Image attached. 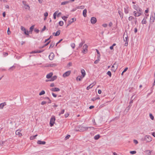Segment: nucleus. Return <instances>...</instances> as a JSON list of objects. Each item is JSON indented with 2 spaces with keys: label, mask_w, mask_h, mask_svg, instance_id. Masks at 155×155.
<instances>
[{
  "label": "nucleus",
  "mask_w": 155,
  "mask_h": 155,
  "mask_svg": "<svg viewBox=\"0 0 155 155\" xmlns=\"http://www.w3.org/2000/svg\"><path fill=\"white\" fill-rule=\"evenodd\" d=\"M124 41H127L128 40V36L127 35V36L125 37V38H124Z\"/></svg>",
  "instance_id": "52"
},
{
  "label": "nucleus",
  "mask_w": 155,
  "mask_h": 155,
  "mask_svg": "<svg viewBox=\"0 0 155 155\" xmlns=\"http://www.w3.org/2000/svg\"><path fill=\"white\" fill-rule=\"evenodd\" d=\"M46 103V101H42L41 104V105H43L44 104H45Z\"/></svg>",
  "instance_id": "54"
},
{
  "label": "nucleus",
  "mask_w": 155,
  "mask_h": 155,
  "mask_svg": "<svg viewBox=\"0 0 155 155\" xmlns=\"http://www.w3.org/2000/svg\"><path fill=\"white\" fill-rule=\"evenodd\" d=\"M21 29L22 31H23L24 32L26 30L25 28L22 26H21Z\"/></svg>",
  "instance_id": "40"
},
{
  "label": "nucleus",
  "mask_w": 155,
  "mask_h": 155,
  "mask_svg": "<svg viewBox=\"0 0 155 155\" xmlns=\"http://www.w3.org/2000/svg\"><path fill=\"white\" fill-rule=\"evenodd\" d=\"M15 68V67L14 66H13L9 68V70H10L12 68Z\"/></svg>",
  "instance_id": "64"
},
{
  "label": "nucleus",
  "mask_w": 155,
  "mask_h": 155,
  "mask_svg": "<svg viewBox=\"0 0 155 155\" xmlns=\"http://www.w3.org/2000/svg\"><path fill=\"white\" fill-rule=\"evenodd\" d=\"M45 142L44 141H41L39 140L37 142V143L39 144L44 145L45 144Z\"/></svg>",
  "instance_id": "18"
},
{
  "label": "nucleus",
  "mask_w": 155,
  "mask_h": 155,
  "mask_svg": "<svg viewBox=\"0 0 155 155\" xmlns=\"http://www.w3.org/2000/svg\"><path fill=\"white\" fill-rule=\"evenodd\" d=\"M54 55L53 53H50L49 56V58L50 60H52L54 58Z\"/></svg>",
  "instance_id": "11"
},
{
  "label": "nucleus",
  "mask_w": 155,
  "mask_h": 155,
  "mask_svg": "<svg viewBox=\"0 0 155 155\" xmlns=\"http://www.w3.org/2000/svg\"><path fill=\"white\" fill-rule=\"evenodd\" d=\"M87 12V10L86 9H84V10L83 11V16L85 17H86L87 16V14H86Z\"/></svg>",
  "instance_id": "20"
},
{
  "label": "nucleus",
  "mask_w": 155,
  "mask_h": 155,
  "mask_svg": "<svg viewBox=\"0 0 155 155\" xmlns=\"http://www.w3.org/2000/svg\"><path fill=\"white\" fill-rule=\"evenodd\" d=\"M6 104V103L5 102L0 104V109H2L4 106Z\"/></svg>",
  "instance_id": "16"
},
{
  "label": "nucleus",
  "mask_w": 155,
  "mask_h": 155,
  "mask_svg": "<svg viewBox=\"0 0 155 155\" xmlns=\"http://www.w3.org/2000/svg\"><path fill=\"white\" fill-rule=\"evenodd\" d=\"M34 25H32L31 26L30 28V31L29 32H32V31L34 29Z\"/></svg>",
  "instance_id": "28"
},
{
  "label": "nucleus",
  "mask_w": 155,
  "mask_h": 155,
  "mask_svg": "<svg viewBox=\"0 0 155 155\" xmlns=\"http://www.w3.org/2000/svg\"><path fill=\"white\" fill-rule=\"evenodd\" d=\"M45 91L44 90L42 91L39 94V95H41L45 94Z\"/></svg>",
  "instance_id": "33"
},
{
  "label": "nucleus",
  "mask_w": 155,
  "mask_h": 155,
  "mask_svg": "<svg viewBox=\"0 0 155 155\" xmlns=\"http://www.w3.org/2000/svg\"><path fill=\"white\" fill-rule=\"evenodd\" d=\"M147 17L144 18L143 20H142V21H141V23L142 24H146L147 23Z\"/></svg>",
  "instance_id": "14"
},
{
  "label": "nucleus",
  "mask_w": 155,
  "mask_h": 155,
  "mask_svg": "<svg viewBox=\"0 0 155 155\" xmlns=\"http://www.w3.org/2000/svg\"><path fill=\"white\" fill-rule=\"evenodd\" d=\"M99 59H98L97 60H95L94 62V63L95 64H97L98 63V62H99Z\"/></svg>",
  "instance_id": "50"
},
{
  "label": "nucleus",
  "mask_w": 155,
  "mask_h": 155,
  "mask_svg": "<svg viewBox=\"0 0 155 155\" xmlns=\"http://www.w3.org/2000/svg\"><path fill=\"white\" fill-rule=\"evenodd\" d=\"M60 33V30L58 31L56 33H53V35L55 36H58Z\"/></svg>",
  "instance_id": "19"
},
{
  "label": "nucleus",
  "mask_w": 155,
  "mask_h": 155,
  "mask_svg": "<svg viewBox=\"0 0 155 155\" xmlns=\"http://www.w3.org/2000/svg\"><path fill=\"white\" fill-rule=\"evenodd\" d=\"M71 46L73 48H74L75 47V44L74 43H72L71 44Z\"/></svg>",
  "instance_id": "41"
},
{
  "label": "nucleus",
  "mask_w": 155,
  "mask_h": 155,
  "mask_svg": "<svg viewBox=\"0 0 155 155\" xmlns=\"http://www.w3.org/2000/svg\"><path fill=\"white\" fill-rule=\"evenodd\" d=\"M24 33L27 35H29V31H25L24 32Z\"/></svg>",
  "instance_id": "43"
},
{
  "label": "nucleus",
  "mask_w": 155,
  "mask_h": 155,
  "mask_svg": "<svg viewBox=\"0 0 155 155\" xmlns=\"http://www.w3.org/2000/svg\"><path fill=\"white\" fill-rule=\"evenodd\" d=\"M81 72L82 74V78H84L86 75V73L85 70L84 69H82L81 70Z\"/></svg>",
  "instance_id": "12"
},
{
  "label": "nucleus",
  "mask_w": 155,
  "mask_h": 155,
  "mask_svg": "<svg viewBox=\"0 0 155 155\" xmlns=\"http://www.w3.org/2000/svg\"><path fill=\"white\" fill-rule=\"evenodd\" d=\"M44 15L45 17H47L48 15V12H45V13L44 14Z\"/></svg>",
  "instance_id": "56"
},
{
  "label": "nucleus",
  "mask_w": 155,
  "mask_h": 155,
  "mask_svg": "<svg viewBox=\"0 0 155 155\" xmlns=\"http://www.w3.org/2000/svg\"><path fill=\"white\" fill-rule=\"evenodd\" d=\"M117 69V68H114V66L113 65L111 67V70L113 71L114 72H115Z\"/></svg>",
  "instance_id": "30"
},
{
  "label": "nucleus",
  "mask_w": 155,
  "mask_h": 155,
  "mask_svg": "<svg viewBox=\"0 0 155 155\" xmlns=\"http://www.w3.org/2000/svg\"><path fill=\"white\" fill-rule=\"evenodd\" d=\"M133 8L134 9L136 10L137 12H141L142 11V9L137 5H133Z\"/></svg>",
  "instance_id": "6"
},
{
  "label": "nucleus",
  "mask_w": 155,
  "mask_h": 155,
  "mask_svg": "<svg viewBox=\"0 0 155 155\" xmlns=\"http://www.w3.org/2000/svg\"><path fill=\"white\" fill-rule=\"evenodd\" d=\"M144 140L147 142H149L152 141V138L150 136L146 135L144 137Z\"/></svg>",
  "instance_id": "2"
},
{
  "label": "nucleus",
  "mask_w": 155,
  "mask_h": 155,
  "mask_svg": "<svg viewBox=\"0 0 155 155\" xmlns=\"http://www.w3.org/2000/svg\"><path fill=\"white\" fill-rule=\"evenodd\" d=\"M43 51V50L33 51L31 52V54L40 53Z\"/></svg>",
  "instance_id": "13"
},
{
  "label": "nucleus",
  "mask_w": 155,
  "mask_h": 155,
  "mask_svg": "<svg viewBox=\"0 0 155 155\" xmlns=\"http://www.w3.org/2000/svg\"><path fill=\"white\" fill-rule=\"evenodd\" d=\"M58 11H56L54 13L53 18L54 19H56V16L57 14L58 13Z\"/></svg>",
  "instance_id": "27"
},
{
  "label": "nucleus",
  "mask_w": 155,
  "mask_h": 155,
  "mask_svg": "<svg viewBox=\"0 0 155 155\" xmlns=\"http://www.w3.org/2000/svg\"><path fill=\"white\" fill-rule=\"evenodd\" d=\"M100 98L98 96L97 97H94V98H92V100L93 101H94L97 100L99 99Z\"/></svg>",
  "instance_id": "29"
},
{
  "label": "nucleus",
  "mask_w": 155,
  "mask_h": 155,
  "mask_svg": "<svg viewBox=\"0 0 155 155\" xmlns=\"http://www.w3.org/2000/svg\"><path fill=\"white\" fill-rule=\"evenodd\" d=\"M16 135H18L19 137H21L22 136L21 134V131L19 130H17L15 132Z\"/></svg>",
  "instance_id": "15"
},
{
  "label": "nucleus",
  "mask_w": 155,
  "mask_h": 155,
  "mask_svg": "<svg viewBox=\"0 0 155 155\" xmlns=\"http://www.w3.org/2000/svg\"><path fill=\"white\" fill-rule=\"evenodd\" d=\"M125 41V43L124 45L125 46H127L128 45V40Z\"/></svg>",
  "instance_id": "55"
},
{
  "label": "nucleus",
  "mask_w": 155,
  "mask_h": 155,
  "mask_svg": "<svg viewBox=\"0 0 155 155\" xmlns=\"http://www.w3.org/2000/svg\"><path fill=\"white\" fill-rule=\"evenodd\" d=\"M54 45V42H52L50 45L49 48L53 47Z\"/></svg>",
  "instance_id": "39"
},
{
  "label": "nucleus",
  "mask_w": 155,
  "mask_h": 155,
  "mask_svg": "<svg viewBox=\"0 0 155 155\" xmlns=\"http://www.w3.org/2000/svg\"><path fill=\"white\" fill-rule=\"evenodd\" d=\"M88 127V129H90L91 130H94L95 129V128L92 127Z\"/></svg>",
  "instance_id": "47"
},
{
  "label": "nucleus",
  "mask_w": 155,
  "mask_h": 155,
  "mask_svg": "<svg viewBox=\"0 0 155 155\" xmlns=\"http://www.w3.org/2000/svg\"><path fill=\"white\" fill-rule=\"evenodd\" d=\"M59 25L60 26H62L63 25V24H64V22L63 21H60L59 22Z\"/></svg>",
  "instance_id": "34"
},
{
  "label": "nucleus",
  "mask_w": 155,
  "mask_h": 155,
  "mask_svg": "<svg viewBox=\"0 0 155 155\" xmlns=\"http://www.w3.org/2000/svg\"><path fill=\"white\" fill-rule=\"evenodd\" d=\"M150 118L151 119V120H153L154 119V117L151 114H150Z\"/></svg>",
  "instance_id": "51"
},
{
  "label": "nucleus",
  "mask_w": 155,
  "mask_h": 155,
  "mask_svg": "<svg viewBox=\"0 0 155 155\" xmlns=\"http://www.w3.org/2000/svg\"><path fill=\"white\" fill-rule=\"evenodd\" d=\"M134 142L136 144H137L138 143V141L137 140H134Z\"/></svg>",
  "instance_id": "57"
},
{
  "label": "nucleus",
  "mask_w": 155,
  "mask_h": 155,
  "mask_svg": "<svg viewBox=\"0 0 155 155\" xmlns=\"http://www.w3.org/2000/svg\"><path fill=\"white\" fill-rule=\"evenodd\" d=\"M71 73V71H68L65 72L63 75V77L64 78H65L69 76L70 74Z\"/></svg>",
  "instance_id": "8"
},
{
  "label": "nucleus",
  "mask_w": 155,
  "mask_h": 155,
  "mask_svg": "<svg viewBox=\"0 0 155 155\" xmlns=\"http://www.w3.org/2000/svg\"><path fill=\"white\" fill-rule=\"evenodd\" d=\"M94 86V85H92V84H90L87 86V90H89L92 87Z\"/></svg>",
  "instance_id": "26"
},
{
  "label": "nucleus",
  "mask_w": 155,
  "mask_h": 155,
  "mask_svg": "<svg viewBox=\"0 0 155 155\" xmlns=\"http://www.w3.org/2000/svg\"><path fill=\"white\" fill-rule=\"evenodd\" d=\"M84 8V5H81L80 6H78L77 7L78 8L81 9H83Z\"/></svg>",
  "instance_id": "37"
},
{
  "label": "nucleus",
  "mask_w": 155,
  "mask_h": 155,
  "mask_svg": "<svg viewBox=\"0 0 155 155\" xmlns=\"http://www.w3.org/2000/svg\"><path fill=\"white\" fill-rule=\"evenodd\" d=\"M102 26L104 28H106L107 27V24H103Z\"/></svg>",
  "instance_id": "59"
},
{
  "label": "nucleus",
  "mask_w": 155,
  "mask_h": 155,
  "mask_svg": "<svg viewBox=\"0 0 155 155\" xmlns=\"http://www.w3.org/2000/svg\"><path fill=\"white\" fill-rule=\"evenodd\" d=\"M130 153L131 154H134L136 153V151H132L130 152Z\"/></svg>",
  "instance_id": "44"
},
{
  "label": "nucleus",
  "mask_w": 155,
  "mask_h": 155,
  "mask_svg": "<svg viewBox=\"0 0 155 155\" xmlns=\"http://www.w3.org/2000/svg\"><path fill=\"white\" fill-rule=\"evenodd\" d=\"M52 96L54 97H57V95L53 93H52Z\"/></svg>",
  "instance_id": "63"
},
{
  "label": "nucleus",
  "mask_w": 155,
  "mask_h": 155,
  "mask_svg": "<svg viewBox=\"0 0 155 155\" xmlns=\"http://www.w3.org/2000/svg\"><path fill=\"white\" fill-rule=\"evenodd\" d=\"M64 109H63L61 110V112L59 113V115L60 116L61 114H63L64 113Z\"/></svg>",
  "instance_id": "38"
},
{
  "label": "nucleus",
  "mask_w": 155,
  "mask_h": 155,
  "mask_svg": "<svg viewBox=\"0 0 155 155\" xmlns=\"http://www.w3.org/2000/svg\"><path fill=\"white\" fill-rule=\"evenodd\" d=\"M74 21H72L71 19L68 21V24L67 26H68L70 25L71 23H73Z\"/></svg>",
  "instance_id": "35"
},
{
  "label": "nucleus",
  "mask_w": 155,
  "mask_h": 155,
  "mask_svg": "<svg viewBox=\"0 0 155 155\" xmlns=\"http://www.w3.org/2000/svg\"><path fill=\"white\" fill-rule=\"evenodd\" d=\"M53 75V73H50L47 74L46 76V78H49L51 77Z\"/></svg>",
  "instance_id": "22"
},
{
  "label": "nucleus",
  "mask_w": 155,
  "mask_h": 155,
  "mask_svg": "<svg viewBox=\"0 0 155 155\" xmlns=\"http://www.w3.org/2000/svg\"><path fill=\"white\" fill-rule=\"evenodd\" d=\"M147 155H150L151 153V151H150V150H147Z\"/></svg>",
  "instance_id": "46"
},
{
  "label": "nucleus",
  "mask_w": 155,
  "mask_h": 155,
  "mask_svg": "<svg viewBox=\"0 0 155 155\" xmlns=\"http://www.w3.org/2000/svg\"><path fill=\"white\" fill-rule=\"evenodd\" d=\"M155 20V13L154 12H152L151 13V17L150 19V23L153 24Z\"/></svg>",
  "instance_id": "1"
},
{
  "label": "nucleus",
  "mask_w": 155,
  "mask_h": 155,
  "mask_svg": "<svg viewBox=\"0 0 155 155\" xmlns=\"http://www.w3.org/2000/svg\"><path fill=\"white\" fill-rule=\"evenodd\" d=\"M62 18L63 20L66 21H67V19L68 18V17L63 16L62 17Z\"/></svg>",
  "instance_id": "36"
},
{
  "label": "nucleus",
  "mask_w": 155,
  "mask_h": 155,
  "mask_svg": "<svg viewBox=\"0 0 155 155\" xmlns=\"http://www.w3.org/2000/svg\"><path fill=\"white\" fill-rule=\"evenodd\" d=\"M51 90L53 91H60V89L57 87H54L52 88Z\"/></svg>",
  "instance_id": "17"
},
{
  "label": "nucleus",
  "mask_w": 155,
  "mask_h": 155,
  "mask_svg": "<svg viewBox=\"0 0 155 155\" xmlns=\"http://www.w3.org/2000/svg\"><path fill=\"white\" fill-rule=\"evenodd\" d=\"M79 128L80 129L78 131L82 132L87 130L88 129L87 127H84L82 126H80Z\"/></svg>",
  "instance_id": "3"
},
{
  "label": "nucleus",
  "mask_w": 155,
  "mask_h": 155,
  "mask_svg": "<svg viewBox=\"0 0 155 155\" xmlns=\"http://www.w3.org/2000/svg\"><path fill=\"white\" fill-rule=\"evenodd\" d=\"M100 137V135L99 134H97L95 135L94 137V139L95 140H97Z\"/></svg>",
  "instance_id": "23"
},
{
  "label": "nucleus",
  "mask_w": 155,
  "mask_h": 155,
  "mask_svg": "<svg viewBox=\"0 0 155 155\" xmlns=\"http://www.w3.org/2000/svg\"><path fill=\"white\" fill-rule=\"evenodd\" d=\"M85 43V41H82L81 43H80L79 45L78 48H81L82 47L84 44Z\"/></svg>",
  "instance_id": "25"
},
{
  "label": "nucleus",
  "mask_w": 155,
  "mask_h": 155,
  "mask_svg": "<svg viewBox=\"0 0 155 155\" xmlns=\"http://www.w3.org/2000/svg\"><path fill=\"white\" fill-rule=\"evenodd\" d=\"M72 63L71 62H69L68 65V66L70 67L72 65Z\"/></svg>",
  "instance_id": "62"
},
{
  "label": "nucleus",
  "mask_w": 155,
  "mask_h": 155,
  "mask_svg": "<svg viewBox=\"0 0 155 155\" xmlns=\"http://www.w3.org/2000/svg\"><path fill=\"white\" fill-rule=\"evenodd\" d=\"M7 34L8 35H9L11 34V32L10 31V29L9 28H8V29Z\"/></svg>",
  "instance_id": "48"
},
{
  "label": "nucleus",
  "mask_w": 155,
  "mask_h": 155,
  "mask_svg": "<svg viewBox=\"0 0 155 155\" xmlns=\"http://www.w3.org/2000/svg\"><path fill=\"white\" fill-rule=\"evenodd\" d=\"M124 11L126 14H127L129 13V7L127 5H126L124 8Z\"/></svg>",
  "instance_id": "10"
},
{
  "label": "nucleus",
  "mask_w": 155,
  "mask_h": 155,
  "mask_svg": "<svg viewBox=\"0 0 155 155\" xmlns=\"http://www.w3.org/2000/svg\"><path fill=\"white\" fill-rule=\"evenodd\" d=\"M56 66V64H50L49 66L51 67H53L54 66Z\"/></svg>",
  "instance_id": "45"
},
{
  "label": "nucleus",
  "mask_w": 155,
  "mask_h": 155,
  "mask_svg": "<svg viewBox=\"0 0 155 155\" xmlns=\"http://www.w3.org/2000/svg\"><path fill=\"white\" fill-rule=\"evenodd\" d=\"M91 23L92 24H95L97 22V19L96 18L94 17H92L91 19Z\"/></svg>",
  "instance_id": "7"
},
{
  "label": "nucleus",
  "mask_w": 155,
  "mask_h": 155,
  "mask_svg": "<svg viewBox=\"0 0 155 155\" xmlns=\"http://www.w3.org/2000/svg\"><path fill=\"white\" fill-rule=\"evenodd\" d=\"M127 69H128V68H126L124 69V70L123 71V72H122V74H123L124 72H125L127 71Z\"/></svg>",
  "instance_id": "49"
},
{
  "label": "nucleus",
  "mask_w": 155,
  "mask_h": 155,
  "mask_svg": "<svg viewBox=\"0 0 155 155\" xmlns=\"http://www.w3.org/2000/svg\"><path fill=\"white\" fill-rule=\"evenodd\" d=\"M87 45L86 44H85L83 46L82 52L84 53H85L87 52Z\"/></svg>",
  "instance_id": "5"
},
{
  "label": "nucleus",
  "mask_w": 155,
  "mask_h": 155,
  "mask_svg": "<svg viewBox=\"0 0 155 155\" xmlns=\"http://www.w3.org/2000/svg\"><path fill=\"white\" fill-rule=\"evenodd\" d=\"M83 78L82 76H78L76 78V79L77 81H81Z\"/></svg>",
  "instance_id": "21"
},
{
  "label": "nucleus",
  "mask_w": 155,
  "mask_h": 155,
  "mask_svg": "<svg viewBox=\"0 0 155 155\" xmlns=\"http://www.w3.org/2000/svg\"><path fill=\"white\" fill-rule=\"evenodd\" d=\"M69 2H70V1H66L63 2L61 3V5H65L67 4Z\"/></svg>",
  "instance_id": "24"
},
{
  "label": "nucleus",
  "mask_w": 155,
  "mask_h": 155,
  "mask_svg": "<svg viewBox=\"0 0 155 155\" xmlns=\"http://www.w3.org/2000/svg\"><path fill=\"white\" fill-rule=\"evenodd\" d=\"M35 138L34 136H31L30 137V139L31 140H33V139H34Z\"/></svg>",
  "instance_id": "60"
},
{
  "label": "nucleus",
  "mask_w": 155,
  "mask_h": 155,
  "mask_svg": "<svg viewBox=\"0 0 155 155\" xmlns=\"http://www.w3.org/2000/svg\"><path fill=\"white\" fill-rule=\"evenodd\" d=\"M140 12H136L134 11V13L135 16L138 17L141 15V13Z\"/></svg>",
  "instance_id": "9"
},
{
  "label": "nucleus",
  "mask_w": 155,
  "mask_h": 155,
  "mask_svg": "<svg viewBox=\"0 0 155 155\" xmlns=\"http://www.w3.org/2000/svg\"><path fill=\"white\" fill-rule=\"evenodd\" d=\"M135 18L134 17L132 16H130L128 18V20L129 21H130L133 19H134Z\"/></svg>",
  "instance_id": "32"
},
{
  "label": "nucleus",
  "mask_w": 155,
  "mask_h": 155,
  "mask_svg": "<svg viewBox=\"0 0 155 155\" xmlns=\"http://www.w3.org/2000/svg\"><path fill=\"white\" fill-rule=\"evenodd\" d=\"M107 74L110 77H111V73L110 71H109L107 72Z\"/></svg>",
  "instance_id": "42"
},
{
  "label": "nucleus",
  "mask_w": 155,
  "mask_h": 155,
  "mask_svg": "<svg viewBox=\"0 0 155 155\" xmlns=\"http://www.w3.org/2000/svg\"><path fill=\"white\" fill-rule=\"evenodd\" d=\"M50 42V41H49L48 42H47L44 45V46H47Z\"/></svg>",
  "instance_id": "61"
},
{
  "label": "nucleus",
  "mask_w": 155,
  "mask_h": 155,
  "mask_svg": "<svg viewBox=\"0 0 155 155\" xmlns=\"http://www.w3.org/2000/svg\"><path fill=\"white\" fill-rule=\"evenodd\" d=\"M55 120L54 116H53L51 118L50 122V125L51 127H52L54 125Z\"/></svg>",
  "instance_id": "4"
},
{
  "label": "nucleus",
  "mask_w": 155,
  "mask_h": 155,
  "mask_svg": "<svg viewBox=\"0 0 155 155\" xmlns=\"http://www.w3.org/2000/svg\"><path fill=\"white\" fill-rule=\"evenodd\" d=\"M57 78V76H54L51 78L50 81H53Z\"/></svg>",
  "instance_id": "31"
},
{
  "label": "nucleus",
  "mask_w": 155,
  "mask_h": 155,
  "mask_svg": "<svg viewBox=\"0 0 155 155\" xmlns=\"http://www.w3.org/2000/svg\"><path fill=\"white\" fill-rule=\"evenodd\" d=\"M92 121L94 125H96V124L94 119H93Z\"/></svg>",
  "instance_id": "53"
},
{
  "label": "nucleus",
  "mask_w": 155,
  "mask_h": 155,
  "mask_svg": "<svg viewBox=\"0 0 155 155\" xmlns=\"http://www.w3.org/2000/svg\"><path fill=\"white\" fill-rule=\"evenodd\" d=\"M96 51H97V53L99 54V56H100V52H99V51L97 49H96Z\"/></svg>",
  "instance_id": "58"
}]
</instances>
